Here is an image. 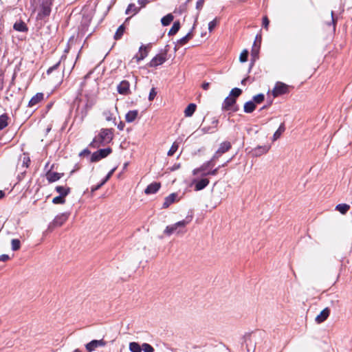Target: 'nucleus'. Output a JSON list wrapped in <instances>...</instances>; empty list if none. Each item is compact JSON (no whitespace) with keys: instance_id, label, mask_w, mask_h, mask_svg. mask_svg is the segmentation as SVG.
Masks as SVG:
<instances>
[{"instance_id":"nucleus-29","label":"nucleus","mask_w":352,"mask_h":352,"mask_svg":"<svg viewBox=\"0 0 352 352\" xmlns=\"http://www.w3.org/2000/svg\"><path fill=\"white\" fill-rule=\"evenodd\" d=\"M285 124L283 123H282L279 126L278 129L274 133L273 141H276L277 139H278L280 137V135H282V133L285 131Z\"/></svg>"},{"instance_id":"nucleus-42","label":"nucleus","mask_w":352,"mask_h":352,"mask_svg":"<svg viewBox=\"0 0 352 352\" xmlns=\"http://www.w3.org/2000/svg\"><path fill=\"white\" fill-rule=\"evenodd\" d=\"M258 51H259V47H257L256 45V43L254 42L252 49V56L253 57V58L254 60L258 58Z\"/></svg>"},{"instance_id":"nucleus-49","label":"nucleus","mask_w":352,"mask_h":352,"mask_svg":"<svg viewBox=\"0 0 352 352\" xmlns=\"http://www.w3.org/2000/svg\"><path fill=\"white\" fill-rule=\"evenodd\" d=\"M269 23H270V21H269L267 16H265L263 18V26L267 30H268Z\"/></svg>"},{"instance_id":"nucleus-1","label":"nucleus","mask_w":352,"mask_h":352,"mask_svg":"<svg viewBox=\"0 0 352 352\" xmlns=\"http://www.w3.org/2000/svg\"><path fill=\"white\" fill-rule=\"evenodd\" d=\"M113 139V132L109 129H102L99 134L96 136L89 146L93 148H98L102 145H104L110 142Z\"/></svg>"},{"instance_id":"nucleus-16","label":"nucleus","mask_w":352,"mask_h":352,"mask_svg":"<svg viewBox=\"0 0 352 352\" xmlns=\"http://www.w3.org/2000/svg\"><path fill=\"white\" fill-rule=\"evenodd\" d=\"M43 99V94L37 93L35 96H34L29 101L28 106L30 107H33L39 103Z\"/></svg>"},{"instance_id":"nucleus-52","label":"nucleus","mask_w":352,"mask_h":352,"mask_svg":"<svg viewBox=\"0 0 352 352\" xmlns=\"http://www.w3.org/2000/svg\"><path fill=\"white\" fill-rule=\"evenodd\" d=\"M331 24H333V29L335 30V28H336V20H335V19L333 17V11H331V21H330L329 23H327L328 25H330Z\"/></svg>"},{"instance_id":"nucleus-8","label":"nucleus","mask_w":352,"mask_h":352,"mask_svg":"<svg viewBox=\"0 0 352 352\" xmlns=\"http://www.w3.org/2000/svg\"><path fill=\"white\" fill-rule=\"evenodd\" d=\"M107 342L104 340H93L85 344V348L88 352L94 351L96 348L106 346Z\"/></svg>"},{"instance_id":"nucleus-59","label":"nucleus","mask_w":352,"mask_h":352,"mask_svg":"<svg viewBox=\"0 0 352 352\" xmlns=\"http://www.w3.org/2000/svg\"><path fill=\"white\" fill-rule=\"evenodd\" d=\"M124 123H123L122 122H120L118 125V129L120 131H122L124 129Z\"/></svg>"},{"instance_id":"nucleus-61","label":"nucleus","mask_w":352,"mask_h":352,"mask_svg":"<svg viewBox=\"0 0 352 352\" xmlns=\"http://www.w3.org/2000/svg\"><path fill=\"white\" fill-rule=\"evenodd\" d=\"M214 161V160H212V159H211L210 161L207 162L206 163V164H207V165H208V166L210 168V167H211V166H213L212 162H213Z\"/></svg>"},{"instance_id":"nucleus-51","label":"nucleus","mask_w":352,"mask_h":352,"mask_svg":"<svg viewBox=\"0 0 352 352\" xmlns=\"http://www.w3.org/2000/svg\"><path fill=\"white\" fill-rule=\"evenodd\" d=\"M60 62H58L56 64H55L54 66L52 67H50L47 71V74H51L54 70H55L56 69H57V67L59 66Z\"/></svg>"},{"instance_id":"nucleus-33","label":"nucleus","mask_w":352,"mask_h":352,"mask_svg":"<svg viewBox=\"0 0 352 352\" xmlns=\"http://www.w3.org/2000/svg\"><path fill=\"white\" fill-rule=\"evenodd\" d=\"M192 35L191 32H188L185 36L181 38L177 41V45L182 46L188 43V41L192 38Z\"/></svg>"},{"instance_id":"nucleus-63","label":"nucleus","mask_w":352,"mask_h":352,"mask_svg":"<svg viewBox=\"0 0 352 352\" xmlns=\"http://www.w3.org/2000/svg\"><path fill=\"white\" fill-rule=\"evenodd\" d=\"M79 101H80V100H79L78 98H76V101H75V104H76V103L78 102V104H77V109H76V111H78V110H79V108H80Z\"/></svg>"},{"instance_id":"nucleus-6","label":"nucleus","mask_w":352,"mask_h":352,"mask_svg":"<svg viewBox=\"0 0 352 352\" xmlns=\"http://www.w3.org/2000/svg\"><path fill=\"white\" fill-rule=\"evenodd\" d=\"M232 147L231 143L228 141H225L222 142L218 150L215 152L214 155L212 157V160H218L223 153L228 151Z\"/></svg>"},{"instance_id":"nucleus-15","label":"nucleus","mask_w":352,"mask_h":352,"mask_svg":"<svg viewBox=\"0 0 352 352\" xmlns=\"http://www.w3.org/2000/svg\"><path fill=\"white\" fill-rule=\"evenodd\" d=\"M177 197V193H171L170 195L167 196L164 199V202L163 203V208H167L170 205H171L176 201Z\"/></svg>"},{"instance_id":"nucleus-60","label":"nucleus","mask_w":352,"mask_h":352,"mask_svg":"<svg viewBox=\"0 0 352 352\" xmlns=\"http://www.w3.org/2000/svg\"><path fill=\"white\" fill-rule=\"evenodd\" d=\"M116 168H113L112 170H111L108 174L107 175V176L110 178L111 177V175H113V173H114Z\"/></svg>"},{"instance_id":"nucleus-19","label":"nucleus","mask_w":352,"mask_h":352,"mask_svg":"<svg viewBox=\"0 0 352 352\" xmlns=\"http://www.w3.org/2000/svg\"><path fill=\"white\" fill-rule=\"evenodd\" d=\"M62 175L61 173L49 171L46 174V177L50 182H54L60 179Z\"/></svg>"},{"instance_id":"nucleus-58","label":"nucleus","mask_w":352,"mask_h":352,"mask_svg":"<svg viewBox=\"0 0 352 352\" xmlns=\"http://www.w3.org/2000/svg\"><path fill=\"white\" fill-rule=\"evenodd\" d=\"M209 87H210V83L209 82H204V83L202 84V88L204 90H208L209 89Z\"/></svg>"},{"instance_id":"nucleus-12","label":"nucleus","mask_w":352,"mask_h":352,"mask_svg":"<svg viewBox=\"0 0 352 352\" xmlns=\"http://www.w3.org/2000/svg\"><path fill=\"white\" fill-rule=\"evenodd\" d=\"M161 184L159 182H153L149 184L144 190L146 195L154 194L160 188Z\"/></svg>"},{"instance_id":"nucleus-10","label":"nucleus","mask_w":352,"mask_h":352,"mask_svg":"<svg viewBox=\"0 0 352 352\" xmlns=\"http://www.w3.org/2000/svg\"><path fill=\"white\" fill-rule=\"evenodd\" d=\"M166 60L165 54H157L156 55L150 62L151 67H157L163 64Z\"/></svg>"},{"instance_id":"nucleus-48","label":"nucleus","mask_w":352,"mask_h":352,"mask_svg":"<svg viewBox=\"0 0 352 352\" xmlns=\"http://www.w3.org/2000/svg\"><path fill=\"white\" fill-rule=\"evenodd\" d=\"M157 95V91H155V88H152L150 91L149 96H148V100L150 101H152L155 97Z\"/></svg>"},{"instance_id":"nucleus-21","label":"nucleus","mask_w":352,"mask_h":352,"mask_svg":"<svg viewBox=\"0 0 352 352\" xmlns=\"http://www.w3.org/2000/svg\"><path fill=\"white\" fill-rule=\"evenodd\" d=\"M138 116V110L129 111L125 116V120L127 122L130 123L133 122Z\"/></svg>"},{"instance_id":"nucleus-44","label":"nucleus","mask_w":352,"mask_h":352,"mask_svg":"<svg viewBox=\"0 0 352 352\" xmlns=\"http://www.w3.org/2000/svg\"><path fill=\"white\" fill-rule=\"evenodd\" d=\"M248 56V52L246 50H244L240 54L239 60L241 62L244 63L247 61Z\"/></svg>"},{"instance_id":"nucleus-37","label":"nucleus","mask_w":352,"mask_h":352,"mask_svg":"<svg viewBox=\"0 0 352 352\" xmlns=\"http://www.w3.org/2000/svg\"><path fill=\"white\" fill-rule=\"evenodd\" d=\"M11 245L13 251H17L20 249L21 242L19 239H14L11 241Z\"/></svg>"},{"instance_id":"nucleus-50","label":"nucleus","mask_w":352,"mask_h":352,"mask_svg":"<svg viewBox=\"0 0 352 352\" xmlns=\"http://www.w3.org/2000/svg\"><path fill=\"white\" fill-rule=\"evenodd\" d=\"M218 170H219V168H215V169H214V170H212L211 171H209V172H207V173H203L201 174V175L202 176H206L208 175H217Z\"/></svg>"},{"instance_id":"nucleus-30","label":"nucleus","mask_w":352,"mask_h":352,"mask_svg":"<svg viewBox=\"0 0 352 352\" xmlns=\"http://www.w3.org/2000/svg\"><path fill=\"white\" fill-rule=\"evenodd\" d=\"M174 16L172 14H168L161 19V23L164 26L168 25L173 20Z\"/></svg>"},{"instance_id":"nucleus-35","label":"nucleus","mask_w":352,"mask_h":352,"mask_svg":"<svg viewBox=\"0 0 352 352\" xmlns=\"http://www.w3.org/2000/svg\"><path fill=\"white\" fill-rule=\"evenodd\" d=\"M209 167L208 166L207 164H206V163H204L202 166H201L199 168H195L192 170V174L194 175H196L197 174H199V173H201V174L203 173H206V170Z\"/></svg>"},{"instance_id":"nucleus-53","label":"nucleus","mask_w":352,"mask_h":352,"mask_svg":"<svg viewBox=\"0 0 352 352\" xmlns=\"http://www.w3.org/2000/svg\"><path fill=\"white\" fill-rule=\"evenodd\" d=\"M205 0H198L196 3V8L199 10L203 8Z\"/></svg>"},{"instance_id":"nucleus-57","label":"nucleus","mask_w":352,"mask_h":352,"mask_svg":"<svg viewBox=\"0 0 352 352\" xmlns=\"http://www.w3.org/2000/svg\"><path fill=\"white\" fill-rule=\"evenodd\" d=\"M102 186H103L102 184L100 183L99 184H98V185H96L95 186H93L91 188V191L94 192V191H96V190H98Z\"/></svg>"},{"instance_id":"nucleus-18","label":"nucleus","mask_w":352,"mask_h":352,"mask_svg":"<svg viewBox=\"0 0 352 352\" xmlns=\"http://www.w3.org/2000/svg\"><path fill=\"white\" fill-rule=\"evenodd\" d=\"M30 163V159L28 155L23 153L19 159L18 166L21 165V167L27 168L29 166Z\"/></svg>"},{"instance_id":"nucleus-7","label":"nucleus","mask_w":352,"mask_h":352,"mask_svg":"<svg viewBox=\"0 0 352 352\" xmlns=\"http://www.w3.org/2000/svg\"><path fill=\"white\" fill-rule=\"evenodd\" d=\"M236 99L228 96L224 100L222 104V109L225 111H232L233 112L236 111L238 108L235 106Z\"/></svg>"},{"instance_id":"nucleus-26","label":"nucleus","mask_w":352,"mask_h":352,"mask_svg":"<svg viewBox=\"0 0 352 352\" xmlns=\"http://www.w3.org/2000/svg\"><path fill=\"white\" fill-rule=\"evenodd\" d=\"M140 8H138L134 3H130L126 10V14H132L133 15H135L140 11Z\"/></svg>"},{"instance_id":"nucleus-17","label":"nucleus","mask_w":352,"mask_h":352,"mask_svg":"<svg viewBox=\"0 0 352 352\" xmlns=\"http://www.w3.org/2000/svg\"><path fill=\"white\" fill-rule=\"evenodd\" d=\"M245 342L246 344L247 351L248 352H254L255 350V343L252 339V336L249 335L245 337Z\"/></svg>"},{"instance_id":"nucleus-14","label":"nucleus","mask_w":352,"mask_h":352,"mask_svg":"<svg viewBox=\"0 0 352 352\" xmlns=\"http://www.w3.org/2000/svg\"><path fill=\"white\" fill-rule=\"evenodd\" d=\"M67 218H68L67 214L62 213V214H60L59 215H57L54 218V221L52 222V224L54 226H62L66 221Z\"/></svg>"},{"instance_id":"nucleus-32","label":"nucleus","mask_w":352,"mask_h":352,"mask_svg":"<svg viewBox=\"0 0 352 352\" xmlns=\"http://www.w3.org/2000/svg\"><path fill=\"white\" fill-rule=\"evenodd\" d=\"M180 28V23L179 21H175L170 30L168 32V35L172 36L175 34Z\"/></svg>"},{"instance_id":"nucleus-43","label":"nucleus","mask_w":352,"mask_h":352,"mask_svg":"<svg viewBox=\"0 0 352 352\" xmlns=\"http://www.w3.org/2000/svg\"><path fill=\"white\" fill-rule=\"evenodd\" d=\"M265 96L263 94H259L253 97V102L257 104L262 102L264 100Z\"/></svg>"},{"instance_id":"nucleus-2","label":"nucleus","mask_w":352,"mask_h":352,"mask_svg":"<svg viewBox=\"0 0 352 352\" xmlns=\"http://www.w3.org/2000/svg\"><path fill=\"white\" fill-rule=\"evenodd\" d=\"M192 217H187L185 219L179 221L174 224L166 227L164 232L165 234L170 236L173 233H183L182 228H184L191 221Z\"/></svg>"},{"instance_id":"nucleus-56","label":"nucleus","mask_w":352,"mask_h":352,"mask_svg":"<svg viewBox=\"0 0 352 352\" xmlns=\"http://www.w3.org/2000/svg\"><path fill=\"white\" fill-rule=\"evenodd\" d=\"M89 154H90V151L87 148H85L82 151L80 152V156H82V155H88Z\"/></svg>"},{"instance_id":"nucleus-41","label":"nucleus","mask_w":352,"mask_h":352,"mask_svg":"<svg viewBox=\"0 0 352 352\" xmlns=\"http://www.w3.org/2000/svg\"><path fill=\"white\" fill-rule=\"evenodd\" d=\"M65 202V197L63 196H57L53 198L52 203L54 204H63Z\"/></svg>"},{"instance_id":"nucleus-39","label":"nucleus","mask_w":352,"mask_h":352,"mask_svg":"<svg viewBox=\"0 0 352 352\" xmlns=\"http://www.w3.org/2000/svg\"><path fill=\"white\" fill-rule=\"evenodd\" d=\"M241 90L239 88H234L231 90L230 96L231 98H234L235 99L239 97L241 94Z\"/></svg>"},{"instance_id":"nucleus-23","label":"nucleus","mask_w":352,"mask_h":352,"mask_svg":"<svg viewBox=\"0 0 352 352\" xmlns=\"http://www.w3.org/2000/svg\"><path fill=\"white\" fill-rule=\"evenodd\" d=\"M148 54V52L146 47L144 46H141L139 50L138 54L136 55L135 58H137V61H140L143 60Z\"/></svg>"},{"instance_id":"nucleus-45","label":"nucleus","mask_w":352,"mask_h":352,"mask_svg":"<svg viewBox=\"0 0 352 352\" xmlns=\"http://www.w3.org/2000/svg\"><path fill=\"white\" fill-rule=\"evenodd\" d=\"M103 116L107 121H111L113 120V114L109 110L104 111Z\"/></svg>"},{"instance_id":"nucleus-13","label":"nucleus","mask_w":352,"mask_h":352,"mask_svg":"<svg viewBox=\"0 0 352 352\" xmlns=\"http://www.w3.org/2000/svg\"><path fill=\"white\" fill-rule=\"evenodd\" d=\"M329 314H330V310L329 308H325L320 313V314H318L316 317V322L318 323V324H320V323H322V322H324V320H327V318L329 317Z\"/></svg>"},{"instance_id":"nucleus-38","label":"nucleus","mask_w":352,"mask_h":352,"mask_svg":"<svg viewBox=\"0 0 352 352\" xmlns=\"http://www.w3.org/2000/svg\"><path fill=\"white\" fill-rule=\"evenodd\" d=\"M178 147H179V144L177 142H175L170 148L169 149L168 152V156H172L174 155V153L177 151V150L178 149Z\"/></svg>"},{"instance_id":"nucleus-40","label":"nucleus","mask_w":352,"mask_h":352,"mask_svg":"<svg viewBox=\"0 0 352 352\" xmlns=\"http://www.w3.org/2000/svg\"><path fill=\"white\" fill-rule=\"evenodd\" d=\"M142 350L144 352H154V348L148 343H143L142 344Z\"/></svg>"},{"instance_id":"nucleus-3","label":"nucleus","mask_w":352,"mask_h":352,"mask_svg":"<svg viewBox=\"0 0 352 352\" xmlns=\"http://www.w3.org/2000/svg\"><path fill=\"white\" fill-rule=\"evenodd\" d=\"M52 0H42L41 10L38 14V17L41 19L48 16L51 12V6Z\"/></svg>"},{"instance_id":"nucleus-24","label":"nucleus","mask_w":352,"mask_h":352,"mask_svg":"<svg viewBox=\"0 0 352 352\" xmlns=\"http://www.w3.org/2000/svg\"><path fill=\"white\" fill-rule=\"evenodd\" d=\"M243 109L245 113H250L254 111L256 105L253 101H248L245 103Z\"/></svg>"},{"instance_id":"nucleus-11","label":"nucleus","mask_w":352,"mask_h":352,"mask_svg":"<svg viewBox=\"0 0 352 352\" xmlns=\"http://www.w3.org/2000/svg\"><path fill=\"white\" fill-rule=\"evenodd\" d=\"M118 91L120 94L127 95L129 94V82L126 80H122L118 85Z\"/></svg>"},{"instance_id":"nucleus-5","label":"nucleus","mask_w":352,"mask_h":352,"mask_svg":"<svg viewBox=\"0 0 352 352\" xmlns=\"http://www.w3.org/2000/svg\"><path fill=\"white\" fill-rule=\"evenodd\" d=\"M112 150L110 148L100 149L96 152H94L91 157V162H96L99 160H100L102 158L106 157L108 156L111 153Z\"/></svg>"},{"instance_id":"nucleus-4","label":"nucleus","mask_w":352,"mask_h":352,"mask_svg":"<svg viewBox=\"0 0 352 352\" xmlns=\"http://www.w3.org/2000/svg\"><path fill=\"white\" fill-rule=\"evenodd\" d=\"M289 91V86L282 82H277L272 89V95L277 97L285 94Z\"/></svg>"},{"instance_id":"nucleus-22","label":"nucleus","mask_w":352,"mask_h":352,"mask_svg":"<svg viewBox=\"0 0 352 352\" xmlns=\"http://www.w3.org/2000/svg\"><path fill=\"white\" fill-rule=\"evenodd\" d=\"M56 191L59 193V195L65 197L70 192V188L69 187L58 186L55 188Z\"/></svg>"},{"instance_id":"nucleus-55","label":"nucleus","mask_w":352,"mask_h":352,"mask_svg":"<svg viewBox=\"0 0 352 352\" xmlns=\"http://www.w3.org/2000/svg\"><path fill=\"white\" fill-rule=\"evenodd\" d=\"M10 259V256L8 254H2L0 256V261L6 262Z\"/></svg>"},{"instance_id":"nucleus-25","label":"nucleus","mask_w":352,"mask_h":352,"mask_svg":"<svg viewBox=\"0 0 352 352\" xmlns=\"http://www.w3.org/2000/svg\"><path fill=\"white\" fill-rule=\"evenodd\" d=\"M196 110V104L190 103L188 105L184 111V114L186 117H190L195 113Z\"/></svg>"},{"instance_id":"nucleus-36","label":"nucleus","mask_w":352,"mask_h":352,"mask_svg":"<svg viewBox=\"0 0 352 352\" xmlns=\"http://www.w3.org/2000/svg\"><path fill=\"white\" fill-rule=\"evenodd\" d=\"M8 117L6 114H3L0 116V129H4L8 125Z\"/></svg>"},{"instance_id":"nucleus-27","label":"nucleus","mask_w":352,"mask_h":352,"mask_svg":"<svg viewBox=\"0 0 352 352\" xmlns=\"http://www.w3.org/2000/svg\"><path fill=\"white\" fill-rule=\"evenodd\" d=\"M129 349L131 352H141L142 345L140 346L138 342H131L129 344Z\"/></svg>"},{"instance_id":"nucleus-9","label":"nucleus","mask_w":352,"mask_h":352,"mask_svg":"<svg viewBox=\"0 0 352 352\" xmlns=\"http://www.w3.org/2000/svg\"><path fill=\"white\" fill-rule=\"evenodd\" d=\"M209 184V179L207 178H203L200 180L193 179L192 185H195V190L196 191L201 190L205 188Z\"/></svg>"},{"instance_id":"nucleus-31","label":"nucleus","mask_w":352,"mask_h":352,"mask_svg":"<svg viewBox=\"0 0 352 352\" xmlns=\"http://www.w3.org/2000/svg\"><path fill=\"white\" fill-rule=\"evenodd\" d=\"M14 29L19 32H25L28 30L25 23L22 21L15 23Z\"/></svg>"},{"instance_id":"nucleus-34","label":"nucleus","mask_w":352,"mask_h":352,"mask_svg":"<svg viewBox=\"0 0 352 352\" xmlns=\"http://www.w3.org/2000/svg\"><path fill=\"white\" fill-rule=\"evenodd\" d=\"M125 31V27L124 25H121L117 30V31L116 32L115 34H114V38L116 40H118L120 38H121V37L122 36L124 32Z\"/></svg>"},{"instance_id":"nucleus-46","label":"nucleus","mask_w":352,"mask_h":352,"mask_svg":"<svg viewBox=\"0 0 352 352\" xmlns=\"http://www.w3.org/2000/svg\"><path fill=\"white\" fill-rule=\"evenodd\" d=\"M92 107V104L91 103H89L87 102L86 104H85V110H82L81 113H82V120L84 119V118L86 117L87 114V111L89 109H90L91 107Z\"/></svg>"},{"instance_id":"nucleus-20","label":"nucleus","mask_w":352,"mask_h":352,"mask_svg":"<svg viewBox=\"0 0 352 352\" xmlns=\"http://www.w3.org/2000/svg\"><path fill=\"white\" fill-rule=\"evenodd\" d=\"M270 149V146L265 145V146H259L255 148L253 151V154L255 156H260L264 153H266Z\"/></svg>"},{"instance_id":"nucleus-47","label":"nucleus","mask_w":352,"mask_h":352,"mask_svg":"<svg viewBox=\"0 0 352 352\" xmlns=\"http://www.w3.org/2000/svg\"><path fill=\"white\" fill-rule=\"evenodd\" d=\"M217 24V19H214L208 24V30L211 32Z\"/></svg>"},{"instance_id":"nucleus-28","label":"nucleus","mask_w":352,"mask_h":352,"mask_svg":"<svg viewBox=\"0 0 352 352\" xmlns=\"http://www.w3.org/2000/svg\"><path fill=\"white\" fill-rule=\"evenodd\" d=\"M350 208V206L346 204H340L336 207V210L339 211L341 214H346Z\"/></svg>"},{"instance_id":"nucleus-62","label":"nucleus","mask_w":352,"mask_h":352,"mask_svg":"<svg viewBox=\"0 0 352 352\" xmlns=\"http://www.w3.org/2000/svg\"><path fill=\"white\" fill-rule=\"evenodd\" d=\"M110 178H109L107 176L105 177V178L102 181V185H104Z\"/></svg>"},{"instance_id":"nucleus-64","label":"nucleus","mask_w":352,"mask_h":352,"mask_svg":"<svg viewBox=\"0 0 352 352\" xmlns=\"http://www.w3.org/2000/svg\"><path fill=\"white\" fill-rule=\"evenodd\" d=\"M5 195V192L3 190H0V199L3 198Z\"/></svg>"},{"instance_id":"nucleus-54","label":"nucleus","mask_w":352,"mask_h":352,"mask_svg":"<svg viewBox=\"0 0 352 352\" xmlns=\"http://www.w3.org/2000/svg\"><path fill=\"white\" fill-rule=\"evenodd\" d=\"M148 2V0H138V3L140 5V9L144 7Z\"/></svg>"}]
</instances>
